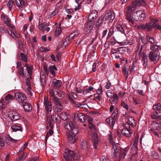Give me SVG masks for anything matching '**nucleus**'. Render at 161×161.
Instances as JSON below:
<instances>
[{
  "label": "nucleus",
  "instance_id": "f257e3e1",
  "mask_svg": "<svg viewBox=\"0 0 161 161\" xmlns=\"http://www.w3.org/2000/svg\"><path fill=\"white\" fill-rule=\"evenodd\" d=\"M112 151L113 152V157L114 158H118V161H122L121 159L124 158L126 154V151L121 150L118 143L112 144Z\"/></svg>",
  "mask_w": 161,
  "mask_h": 161
},
{
  "label": "nucleus",
  "instance_id": "f03ea898",
  "mask_svg": "<svg viewBox=\"0 0 161 161\" xmlns=\"http://www.w3.org/2000/svg\"><path fill=\"white\" fill-rule=\"evenodd\" d=\"M159 46L155 45L150 48L151 51L149 53V58L151 61L156 63L159 60L160 53L158 50Z\"/></svg>",
  "mask_w": 161,
  "mask_h": 161
},
{
  "label": "nucleus",
  "instance_id": "7ed1b4c3",
  "mask_svg": "<svg viewBox=\"0 0 161 161\" xmlns=\"http://www.w3.org/2000/svg\"><path fill=\"white\" fill-rule=\"evenodd\" d=\"M64 129L67 130L66 132L74 133L75 135H77L79 132L78 128L75 127L74 123L71 121H68L64 124Z\"/></svg>",
  "mask_w": 161,
  "mask_h": 161
},
{
  "label": "nucleus",
  "instance_id": "20e7f679",
  "mask_svg": "<svg viewBox=\"0 0 161 161\" xmlns=\"http://www.w3.org/2000/svg\"><path fill=\"white\" fill-rule=\"evenodd\" d=\"M47 118L46 124H48L51 128H53V123L55 121L56 123H59L60 121V118L58 114L56 113H54L50 117L49 114H46Z\"/></svg>",
  "mask_w": 161,
  "mask_h": 161
},
{
  "label": "nucleus",
  "instance_id": "39448f33",
  "mask_svg": "<svg viewBox=\"0 0 161 161\" xmlns=\"http://www.w3.org/2000/svg\"><path fill=\"white\" fill-rule=\"evenodd\" d=\"M132 18L137 21H142L145 20L146 15L143 11L139 10L133 13Z\"/></svg>",
  "mask_w": 161,
  "mask_h": 161
},
{
  "label": "nucleus",
  "instance_id": "423d86ee",
  "mask_svg": "<svg viewBox=\"0 0 161 161\" xmlns=\"http://www.w3.org/2000/svg\"><path fill=\"white\" fill-rule=\"evenodd\" d=\"M158 21L157 20L153 19H151L150 22L146 23L147 30L149 31H151L153 29L161 30V26L157 23Z\"/></svg>",
  "mask_w": 161,
  "mask_h": 161
},
{
  "label": "nucleus",
  "instance_id": "0eeeda50",
  "mask_svg": "<svg viewBox=\"0 0 161 161\" xmlns=\"http://www.w3.org/2000/svg\"><path fill=\"white\" fill-rule=\"evenodd\" d=\"M75 155V153L73 150L68 149L65 150L64 153L63 154L64 157L66 160L73 159L74 158Z\"/></svg>",
  "mask_w": 161,
  "mask_h": 161
},
{
  "label": "nucleus",
  "instance_id": "6e6552de",
  "mask_svg": "<svg viewBox=\"0 0 161 161\" xmlns=\"http://www.w3.org/2000/svg\"><path fill=\"white\" fill-rule=\"evenodd\" d=\"M14 94L16 100L19 102H22L26 99L25 95L19 92L15 93Z\"/></svg>",
  "mask_w": 161,
  "mask_h": 161
},
{
  "label": "nucleus",
  "instance_id": "1a4fd4ad",
  "mask_svg": "<svg viewBox=\"0 0 161 161\" xmlns=\"http://www.w3.org/2000/svg\"><path fill=\"white\" fill-rule=\"evenodd\" d=\"M53 101L56 105V107L55 108V109L57 112H59L63 109V106L61 102L57 98H53Z\"/></svg>",
  "mask_w": 161,
  "mask_h": 161
},
{
  "label": "nucleus",
  "instance_id": "9d476101",
  "mask_svg": "<svg viewBox=\"0 0 161 161\" xmlns=\"http://www.w3.org/2000/svg\"><path fill=\"white\" fill-rule=\"evenodd\" d=\"M122 134L126 137H130L132 132L130 128L127 127V125H125L124 128L122 130Z\"/></svg>",
  "mask_w": 161,
  "mask_h": 161
},
{
  "label": "nucleus",
  "instance_id": "9b49d317",
  "mask_svg": "<svg viewBox=\"0 0 161 161\" xmlns=\"http://www.w3.org/2000/svg\"><path fill=\"white\" fill-rule=\"evenodd\" d=\"M66 133L67 136L68 141L69 142L73 143L76 141L77 138L76 135H75L74 133H72L71 132L68 133L66 132Z\"/></svg>",
  "mask_w": 161,
  "mask_h": 161
},
{
  "label": "nucleus",
  "instance_id": "f8f14e48",
  "mask_svg": "<svg viewBox=\"0 0 161 161\" xmlns=\"http://www.w3.org/2000/svg\"><path fill=\"white\" fill-rule=\"evenodd\" d=\"M92 141L93 143L94 147L95 149L97 148V145L98 143L99 140L98 135L95 132H93L92 136Z\"/></svg>",
  "mask_w": 161,
  "mask_h": 161
},
{
  "label": "nucleus",
  "instance_id": "ddd939ff",
  "mask_svg": "<svg viewBox=\"0 0 161 161\" xmlns=\"http://www.w3.org/2000/svg\"><path fill=\"white\" fill-rule=\"evenodd\" d=\"M131 5L133 8L146 5L145 0H135L132 2Z\"/></svg>",
  "mask_w": 161,
  "mask_h": 161
},
{
  "label": "nucleus",
  "instance_id": "4468645a",
  "mask_svg": "<svg viewBox=\"0 0 161 161\" xmlns=\"http://www.w3.org/2000/svg\"><path fill=\"white\" fill-rule=\"evenodd\" d=\"M9 117L12 120H17L20 119L19 114L15 112L9 113L8 115Z\"/></svg>",
  "mask_w": 161,
  "mask_h": 161
},
{
  "label": "nucleus",
  "instance_id": "2eb2a0df",
  "mask_svg": "<svg viewBox=\"0 0 161 161\" xmlns=\"http://www.w3.org/2000/svg\"><path fill=\"white\" fill-rule=\"evenodd\" d=\"M81 145L82 149L85 150L86 152L90 151V145L86 141H83L81 142Z\"/></svg>",
  "mask_w": 161,
  "mask_h": 161
},
{
  "label": "nucleus",
  "instance_id": "dca6fc26",
  "mask_svg": "<svg viewBox=\"0 0 161 161\" xmlns=\"http://www.w3.org/2000/svg\"><path fill=\"white\" fill-rule=\"evenodd\" d=\"M104 17L105 20H113L115 18L114 13L111 12L110 11H107Z\"/></svg>",
  "mask_w": 161,
  "mask_h": 161
},
{
  "label": "nucleus",
  "instance_id": "f3484780",
  "mask_svg": "<svg viewBox=\"0 0 161 161\" xmlns=\"http://www.w3.org/2000/svg\"><path fill=\"white\" fill-rule=\"evenodd\" d=\"M17 5L19 7V8L22 11L23 10L24 7L25 5L26 4L25 2L23 0H15Z\"/></svg>",
  "mask_w": 161,
  "mask_h": 161
},
{
  "label": "nucleus",
  "instance_id": "a211bd4d",
  "mask_svg": "<svg viewBox=\"0 0 161 161\" xmlns=\"http://www.w3.org/2000/svg\"><path fill=\"white\" fill-rule=\"evenodd\" d=\"M45 106L47 111V114H49V112H51L52 110V105L51 103L49 100H46L44 101Z\"/></svg>",
  "mask_w": 161,
  "mask_h": 161
},
{
  "label": "nucleus",
  "instance_id": "6ab92c4d",
  "mask_svg": "<svg viewBox=\"0 0 161 161\" xmlns=\"http://www.w3.org/2000/svg\"><path fill=\"white\" fill-rule=\"evenodd\" d=\"M95 22L94 21L91 20L87 22L85 24V27L88 30H91L93 29L94 26Z\"/></svg>",
  "mask_w": 161,
  "mask_h": 161
},
{
  "label": "nucleus",
  "instance_id": "aec40b11",
  "mask_svg": "<svg viewBox=\"0 0 161 161\" xmlns=\"http://www.w3.org/2000/svg\"><path fill=\"white\" fill-rule=\"evenodd\" d=\"M77 116L78 121L80 122L84 123L87 119L86 117L81 113L78 114Z\"/></svg>",
  "mask_w": 161,
  "mask_h": 161
},
{
  "label": "nucleus",
  "instance_id": "412c9836",
  "mask_svg": "<svg viewBox=\"0 0 161 161\" xmlns=\"http://www.w3.org/2000/svg\"><path fill=\"white\" fill-rule=\"evenodd\" d=\"M135 121L133 117H130L128 118V120L127 122V124L125 125H127V127L129 128H130V126L133 127L134 124H135Z\"/></svg>",
  "mask_w": 161,
  "mask_h": 161
},
{
  "label": "nucleus",
  "instance_id": "4be33fe9",
  "mask_svg": "<svg viewBox=\"0 0 161 161\" xmlns=\"http://www.w3.org/2000/svg\"><path fill=\"white\" fill-rule=\"evenodd\" d=\"M96 47L93 46L90 47V46H88L86 49L87 52H88L90 53V55L91 56H93V54L95 53Z\"/></svg>",
  "mask_w": 161,
  "mask_h": 161
},
{
  "label": "nucleus",
  "instance_id": "5701e85b",
  "mask_svg": "<svg viewBox=\"0 0 161 161\" xmlns=\"http://www.w3.org/2000/svg\"><path fill=\"white\" fill-rule=\"evenodd\" d=\"M4 23L7 25L8 27L9 28H14V26L11 24L10 19L7 16H5Z\"/></svg>",
  "mask_w": 161,
  "mask_h": 161
},
{
  "label": "nucleus",
  "instance_id": "b1692460",
  "mask_svg": "<svg viewBox=\"0 0 161 161\" xmlns=\"http://www.w3.org/2000/svg\"><path fill=\"white\" fill-rule=\"evenodd\" d=\"M97 17V12L96 11H93L91 14H89L88 17V21L94 20Z\"/></svg>",
  "mask_w": 161,
  "mask_h": 161
},
{
  "label": "nucleus",
  "instance_id": "393cba45",
  "mask_svg": "<svg viewBox=\"0 0 161 161\" xmlns=\"http://www.w3.org/2000/svg\"><path fill=\"white\" fill-rule=\"evenodd\" d=\"M143 46L140 44H138L136 47L137 50L136 53H137V54L138 55L139 57H141L142 54V51L143 49Z\"/></svg>",
  "mask_w": 161,
  "mask_h": 161
},
{
  "label": "nucleus",
  "instance_id": "a878e982",
  "mask_svg": "<svg viewBox=\"0 0 161 161\" xmlns=\"http://www.w3.org/2000/svg\"><path fill=\"white\" fill-rule=\"evenodd\" d=\"M53 84L54 87L59 88L62 86V83L60 80L54 79L53 80Z\"/></svg>",
  "mask_w": 161,
  "mask_h": 161
},
{
  "label": "nucleus",
  "instance_id": "bb28decb",
  "mask_svg": "<svg viewBox=\"0 0 161 161\" xmlns=\"http://www.w3.org/2000/svg\"><path fill=\"white\" fill-rule=\"evenodd\" d=\"M11 129L14 132H17L18 131H22L23 129L22 127L17 124H14L11 126Z\"/></svg>",
  "mask_w": 161,
  "mask_h": 161
},
{
  "label": "nucleus",
  "instance_id": "cd10ccee",
  "mask_svg": "<svg viewBox=\"0 0 161 161\" xmlns=\"http://www.w3.org/2000/svg\"><path fill=\"white\" fill-rule=\"evenodd\" d=\"M23 107L25 111L26 112H30L32 110V107L29 103L24 102Z\"/></svg>",
  "mask_w": 161,
  "mask_h": 161
},
{
  "label": "nucleus",
  "instance_id": "c85d7f7f",
  "mask_svg": "<svg viewBox=\"0 0 161 161\" xmlns=\"http://www.w3.org/2000/svg\"><path fill=\"white\" fill-rule=\"evenodd\" d=\"M151 125L153 129L156 130H159L161 128V125L158 123L156 122H153Z\"/></svg>",
  "mask_w": 161,
  "mask_h": 161
},
{
  "label": "nucleus",
  "instance_id": "c756f323",
  "mask_svg": "<svg viewBox=\"0 0 161 161\" xmlns=\"http://www.w3.org/2000/svg\"><path fill=\"white\" fill-rule=\"evenodd\" d=\"M142 62L143 63V65L145 66L147 64V56L145 53L143 52H142Z\"/></svg>",
  "mask_w": 161,
  "mask_h": 161
},
{
  "label": "nucleus",
  "instance_id": "7c9ffc66",
  "mask_svg": "<svg viewBox=\"0 0 161 161\" xmlns=\"http://www.w3.org/2000/svg\"><path fill=\"white\" fill-rule=\"evenodd\" d=\"M40 80L41 85L43 87H44L46 85V75L44 74H42L40 76Z\"/></svg>",
  "mask_w": 161,
  "mask_h": 161
},
{
  "label": "nucleus",
  "instance_id": "2f4dec72",
  "mask_svg": "<svg viewBox=\"0 0 161 161\" xmlns=\"http://www.w3.org/2000/svg\"><path fill=\"white\" fill-rule=\"evenodd\" d=\"M7 6L10 10L13 8H14L15 5L14 1L12 0H9L7 4Z\"/></svg>",
  "mask_w": 161,
  "mask_h": 161
},
{
  "label": "nucleus",
  "instance_id": "473e14b6",
  "mask_svg": "<svg viewBox=\"0 0 161 161\" xmlns=\"http://www.w3.org/2000/svg\"><path fill=\"white\" fill-rule=\"evenodd\" d=\"M161 116V113L160 112L156 111L155 113H153L151 115V117L153 119H158L159 117Z\"/></svg>",
  "mask_w": 161,
  "mask_h": 161
},
{
  "label": "nucleus",
  "instance_id": "72a5a7b5",
  "mask_svg": "<svg viewBox=\"0 0 161 161\" xmlns=\"http://www.w3.org/2000/svg\"><path fill=\"white\" fill-rule=\"evenodd\" d=\"M153 109L158 112H160L161 113V105L160 103H158L153 106Z\"/></svg>",
  "mask_w": 161,
  "mask_h": 161
},
{
  "label": "nucleus",
  "instance_id": "f704fd0d",
  "mask_svg": "<svg viewBox=\"0 0 161 161\" xmlns=\"http://www.w3.org/2000/svg\"><path fill=\"white\" fill-rule=\"evenodd\" d=\"M61 25V23H60L59 26L58 27L57 26L55 30V36H58L61 32L62 31L60 27Z\"/></svg>",
  "mask_w": 161,
  "mask_h": 161
},
{
  "label": "nucleus",
  "instance_id": "c9c22d12",
  "mask_svg": "<svg viewBox=\"0 0 161 161\" xmlns=\"http://www.w3.org/2000/svg\"><path fill=\"white\" fill-rule=\"evenodd\" d=\"M69 115L66 113H62L61 114V118L63 120L66 121L69 119Z\"/></svg>",
  "mask_w": 161,
  "mask_h": 161
},
{
  "label": "nucleus",
  "instance_id": "e433bc0d",
  "mask_svg": "<svg viewBox=\"0 0 161 161\" xmlns=\"http://www.w3.org/2000/svg\"><path fill=\"white\" fill-rule=\"evenodd\" d=\"M7 31L8 32V33L11 36H15L16 32L15 31V27L12 28H10V29H8Z\"/></svg>",
  "mask_w": 161,
  "mask_h": 161
},
{
  "label": "nucleus",
  "instance_id": "4c0bfd02",
  "mask_svg": "<svg viewBox=\"0 0 161 161\" xmlns=\"http://www.w3.org/2000/svg\"><path fill=\"white\" fill-rule=\"evenodd\" d=\"M122 71L123 74L126 79L128 77V74L129 70L128 69H126L125 66L123 67L122 68Z\"/></svg>",
  "mask_w": 161,
  "mask_h": 161
},
{
  "label": "nucleus",
  "instance_id": "58836bf2",
  "mask_svg": "<svg viewBox=\"0 0 161 161\" xmlns=\"http://www.w3.org/2000/svg\"><path fill=\"white\" fill-rule=\"evenodd\" d=\"M104 19H105L104 17H100L97 21L96 25L98 27L100 26L103 23Z\"/></svg>",
  "mask_w": 161,
  "mask_h": 161
},
{
  "label": "nucleus",
  "instance_id": "ea45409f",
  "mask_svg": "<svg viewBox=\"0 0 161 161\" xmlns=\"http://www.w3.org/2000/svg\"><path fill=\"white\" fill-rule=\"evenodd\" d=\"M47 27V23L45 22L41 24H39V29L41 31H43L46 30V28Z\"/></svg>",
  "mask_w": 161,
  "mask_h": 161
},
{
  "label": "nucleus",
  "instance_id": "a19ab883",
  "mask_svg": "<svg viewBox=\"0 0 161 161\" xmlns=\"http://www.w3.org/2000/svg\"><path fill=\"white\" fill-rule=\"evenodd\" d=\"M147 40L151 44H154L155 42L154 38L153 37H151L148 35L146 36Z\"/></svg>",
  "mask_w": 161,
  "mask_h": 161
},
{
  "label": "nucleus",
  "instance_id": "79ce46f5",
  "mask_svg": "<svg viewBox=\"0 0 161 161\" xmlns=\"http://www.w3.org/2000/svg\"><path fill=\"white\" fill-rule=\"evenodd\" d=\"M127 11L126 12V14H130L131 15V14L134 11V9H133L134 8L132 7V6H128L127 7Z\"/></svg>",
  "mask_w": 161,
  "mask_h": 161
},
{
  "label": "nucleus",
  "instance_id": "37998d69",
  "mask_svg": "<svg viewBox=\"0 0 161 161\" xmlns=\"http://www.w3.org/2000/svg\"><path fill=\"white\" fill-rule=\"evenodd\" d=\"M33 67L32 65L29 66L28 67V68H26L27 70V71L28 73L30 75V77L31 78V75L32 73V70H33Z\"/></svg>",
  "mask_w": 161,
  "mask_h": 161
},
{
  "label": "nucleus",
  "instance_id": "c03bdc74",
  "mask_svg": "<svg viewBox=\"0 0 161 161\" xmlns=\"http://www.w3.org/2000/svg\"><path fill=\"white\" fill-rule=\"evenodd\" d=\"M126 19L128 22L131 23L132 24H133L134 23V21L131 18V15L126 14Z\"/></svg>",
  "mask_w": 161,
  "mask_h": 161
},
{
  "label": "nucleus",
  "instance_id": "a18cd8bd",
  "mask_svg": "<svg viewBox=\"0 0 161 161\" xmlns=\"http://www.w3.org/2000/svg\"><path fill=\"white\" fill-rule=\"evenodd\" d=\"M102 87H101V91L100 92V93L97 92V94H95L94 95L95 97L97 99L99 100H101L102 98V97L99 95V94H101L102 92Z\"/></svg>",
  "mask_w": 161,
  "mask_h": 161
},
{
  "label": "nucleus",
  "instance_id": "49530a36",
  "mask_svg": "<svg viewBox=\"0 0 161 161\" xmlns=\"http://www.w3.org/2000/svg\"><path fill=\"white\" fill-rule=\"evenodd\" d=\"M13 99V97L10 94H8L5 97V99L7 101H10L12 100Z\"/></svg>",
  "mask_w": 161,
  "mask_h": 161
},
{
  "label": "nucleus",
  "instance_id": "de8ad7c7",
  "mask_svg": "<svg viewBox=\"0 0 161 161\" xmlns=\"http://www.w3.org/2000/svg\"><path fill=\"white\" fill-rule=\"evenodd\" d=\"M18 72L20 75L23 76H25V74L24 73L23 67H21L18 70Z\"/></svg>",
  "mask_w": 161,
  "mask_h": 161
},
{
  "label": "nucleus",
  "instance_id": "09e8293b",
  "mask_svg": "<svg viewBox=\"0 0 161 161\" xmlns=\"http://www.w3.org/2000/svg\"><path fill=\"white\" fill-rule=\"evenodd\" d=\"M21 59L24 62H27V58L26 56L23 53H21L20 54Z\"/></svg>",
  "mask_w": 161,
  "mask_h": 161
},
{
  "label": "nucleus",
  "instance_id": "8fccbe9b",
  "mask_svg": "<svg viewBox=\"0 0 161 161\" xmlns=\"http://www.w3.org/2000/svg\"><path fill=\"white\" fill-rule=\"evenodd\" d=\"M114 27H111L109 30V32L108 34V37H110L113 34L114 32Z\"/></svg>",
  "mask_w": 161,
  "mask_h": 161
},
{
  "label": "nucleus",
  "instance_id": "3c124183",
  "mask_svg": "<svg viewBox=\"0 0 161 161\" xmlns=\"http://www.w3.org/2000/svg\"><path fill=\"white\" fill-rule=\"evenodd\" d=\"M53 133V130L50 129L49 131L47 133V135L45 137V140L46 141L48 137H49L50 136H51Z\"/></svg>",
  "mask_w": 161,
  "mask_h": 161
},
{
  "label": "nucleus",
  "instance_id": "603ef678",
  "mask_svg": "<svg viewBox=\"0 0 161 161\" xmlns=\"http://www.w3.org/2000/svg\"><path fill=\"white\" fill-rule=\"evenodd\" d=\"M136 27L138 29H147V27L146 26V24L145 25L144 24H142L140 25L136 26Z\"/></svg>",
  "mask_w": 161,
  "mask_h": 161
},
{
  "label": "nucleus",
  "instance_id": "864d4df0",
  "mask_svg": "<svg viewBox=\"0 0 161 161\" xmlns=\"http://www.w3.org/2000/svg\"><path fill=\"white\" fill-rule=\"evenodd\" d=\"M26 158V156H25L24 153H23L22 155L19 158L17 159V161H23L25 160Z\"/></svg>",
  "mask_w": 161,
  "mask_h": 161
},
{
  "label": "nucleus",
  "instance_id": "5fc2aeb1",
  "mask_svg": "<svg viewBox=\"0 0 161 161\" xmlns=\"http://www.w3.org/2000/svg\"><path fill=\"white\" fill-rule=\"evenodd\" d=\"M117 28L118 31H119L122 33H124V30L122 26L120 25H118L117 26Z\"/></svg>",
  "mask_w": 161,
  "mask_h": 161
},
{
  "label": "nucleus",
  "instance_id": "6e6d98bb",
  "mask_svg": "<svg viewBox=\"0 0 161 161\" xmlns=\"http://www.w3.org/2000/svg\"><path fill=\"white\" fill-rule=\"evenodd\" d=\"M93 89V88L92 86H89L88 89L85 90L83 92V93L85 94V93L86 92V94L87 92H89L90 91H92Z\"/></svg>",
  "mask_w": 161,
  "mask_h": 161
},
{
  "label": "nucleus",
  "instance_id": "4d7b16f0",
  "mask_svg": "<svg viewBox=\"0 0 161 161\" xmlns=\"http://www.w3.org/2000/svg\"><path fill=\"white\" fill-rule=\"evenodd\" d=\"M49 70L51 74L55 76V73L52 66H50L49 67Z\"/></svg>",
  "mask_w": 161,
  "mask_h": 161
},
{
  "label": "nucleus",
  "instance_id": "13d9d810",
  "mask_svg": "<svg viewBox=\"0 0 161 161\" xmlns=\"http://www.w3.org/2000/svg\"><path fill=\"white\" fill-rule=\"evenodd\" d=\"M58 9H55L53 12H52V13L50 14V16L51 17H53L58 14Z\"/></svg>",
  "mask_w": 161,
  "mask_h": 161
},
{
  "label": "nucleus",
  "instance_id": "bf43d9fd",
  "mask_svg": "<svg viewBox=\"0 0 161 161\" xmlns=\"http://www.w3.org/2000/svg\"><path fill=\"white\" fill-rule=\"evenodd\" d=\"M121 105L124 108H125L126 109L128 110L129 109L128 105L126 104L125 102H122L121 103Z\"/></svg>",
  "mask_w": 161,
  "mask_h": 161
},
{
  "label": "nucleus",
  "instance_id": "052dcab7",
  "mask_svg": "<svg viewBox=\"0 0 161 161\" xmlns=\"http://www.w3.org/2000/svg\"><path fill=\"white\" fill-rule=\"evenodd\" d=\"M3 99H2L0 101V110H2L3 108H4V105L3 102H4Z\"/></svg>",
  "mask_w": 161,
  "mask_h": 161
},
{
  "label": "nucleus",
  "instance_id": "680f3d73",
  "mask_svg": "<svg viewBox=\"0 0 161 161\" xmlns=\"http://www.w3.org/2000/svg\"><path fill=\"white\" fill-rule=\"evenodd\" d=\"M54 92H55L54 91H53L52 90H50L49 92L50 95L53 98H57L55 96Z\"/></svg>",
  "mask_w": 161,
  "mask_h": 161
},
{
  "label": "nucleus",
  "instance_id": "e2e57ef3",
  "mask_svg": "<svg viewBox=\"0 0 161 161\" xmlns=\"http://www.w3.org/2000/svg\"><path fill=\"white\" fill-rule=\"evenodd\" d=\"M152 156L153 157V158L155 159H157L158 158V154L157 153H156L155 152L153 153Z\"/></svg>",
  "mask_w": 161,
  "mask_h": 161
},
{
  "label": "nucleus",
  "instance_id": "0e129e2a",
  "mask_svg": "<svg viewBox=\"0 0 161 161\" xmlns=\"http://www.w3.org/2000/svg\"><path fill=\"white\" fill-rule=\"evenodd\" d=\"M75 91L77 93H80L82 92V90L80 87L76 88L75 89Z\"/></svg>",
  "mask_w": 161,
  "mask_h": 161
},
{
  "label": "nucleus",
  "instance_id": "69168bd1",
  "mask_svg": "<svg viewBox=\"0 0 161 161\" xmlns=\"http://www.w3.org/2000/svg\"><path fill=\"white\" fill-rule=\"evenodd\" d=\"M25 81H26V83L28 86H29L31 85V82H30V80H29V78H27L26 79Z\"/></svg>",
  "mask_w": 161,
  "mask_h": 161
},
{
  "label": "nucleus",
  "instance_id": "338daca9",
  "mask_svg": "<svg viewBox=\"0 0 161 161\" xmlns=\"http://www.w3.org/2000/svg\"><path fill=\"white\" fill-rule=\"evenodd\" d=\"M7 30L4 28L2 27H0V32L3 33H4L6 32Z\"/></svg>",
  "mask_w": 161,
  "mask_h": 161
},
{
  "label": "nucleus",
  "instance_id": "774afa93",
  "mask_svg": "<svg viewBox=\"0 0 161 161\" xmlns=\"http://www.w3.org/2000/svg\"><path fill=\"white\" fill-rule=\"evenodd\" d=\"M111 86V83L109 81H108L107 83V84L105 86V87L107 89L109 88Z\"/></svg>",
  "mask_w": 161,
  "mask_h": 161
}]
</instances>
